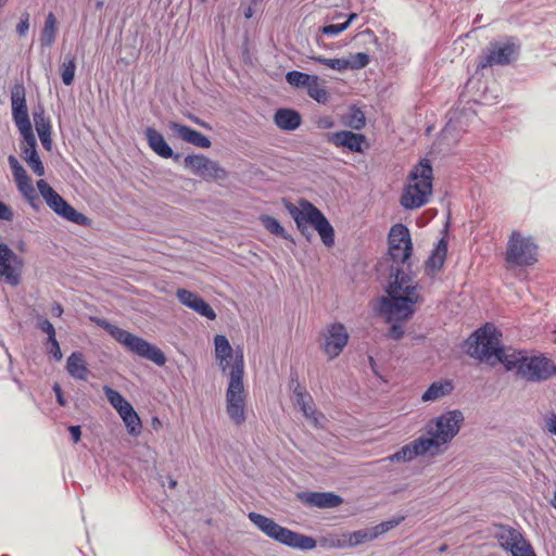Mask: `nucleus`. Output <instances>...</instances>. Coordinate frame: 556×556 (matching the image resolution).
<instances>
[{
  "instance_id": "obj_1",
  "label": "nucleus",
  "mask_w": 556,
  "mask_h": 556,
  "mask_svg": "<svg viewBox=\"0 0 556 556\" xmlns=\"http://www.w3.org/2000/svg\"><path fill=\"white\" fill-rule=\"evenodd\" d=\"M501 338L502 332L492 323H485L466 340L465 352L479 361H490L494 356L507 371L516 370V375L519 376V368L527 352L506 350Z\"/></svg>"
},
{
  "instance_id": "obj_2",
  "label": "nucleus",
  "mask_w": 556,
  "mask_h": 556,
  "mask_svg": "<svg viewBox=\"0 0 556 556\" xmlns=\"http://www.w3.org/2000/svg\"><path fill=\"white\" fill-rule=\"evenodd\" d=\"M386 292L388 296L381 298L380 304L389 320H406L414 315L420 296L413 275L395 269L394 274H389Z\"/></svg>"
},
{
  "instance_id": "obj_3",
  "label": "nucleus",
  "mask_w": 556,
  "mask_h": 556,
  "mask_svg": "<svg viewBox=\"0 0 556 556\" xmlns=\"http://www.w3.org/2000/svg\"><path fill=\"white\" fill-rule=\"evenodd\" d=\"M299 204L300 206H296L287 202L286 210L293 218L300 233L307 242H311L313 232L309 226H312L319 235L325 247L332 248L334 245V229L325 214L307 200L302 199Z\"/></svg>"
},
{
  "instance_id": "obj_4",
  "label": "nucleus",
  "mask_w": 556,
  "mask_h": 556,
  "mask_svg": "<svg viewBox=\"0 0 556 556\" xmlns=\"http://www.w3.org/2000/svg\"><path fill=\"white\" fill-rule=\"evenodd\" d=\"M243 377L244 356L243 352L238 350L229 371L228 387L226 389V413L237 426H241L247 420L248 392L244 388Z\"/></svg>"
},
{
  "instance_id": "obj_5",
  "label": "nucleus",
  "mask_w": 556,
  "mask_h": 556,
  "mask_svg": "<svg viewBox=\"0 0 556 556\" xmlns=\"http://www.w3.org/2000/svg\"><path fill=\"white\" fill-rule=\"evenodd\" d=\"M432 166L430 161L422 159L409 173L413 182L406 185L400 198L401 205L406 210H415L426 205L432 193Z\"/></svg>"
},
{
  "instance_id": "obj_6",
  "label": "nucleus",
  "mask_w": 556,
  "mask_h": 556,
  "mask_svg": "<svg viewBox=\"0 0 556 556\" xmlns=\"http://www.w3.org/2000/svg\"><path fill=\"white\" fill-rule=\"evenodd\" d=\"M248 517L258 530L282 545L301 551H311L316 547L314 538L285 528L269 517L255 511L249 513Z\"/></svg>"
},
{
  "instance_id": "obj_7",
  "label": "nucleus",
  "mask_w": 556,
  "mask_h": 556,
  "mask_svg": "<svg viewBox=\"0 0 556 556\" xmlns=\"http://www.w3.org/2000/svg\"><path fill=\"white\" fill-rule=\"evenodd\" d=\"M98 325L135 355L151 361L157 366L165 365L167 361L166 356L156 345L151 344L147 340L135 336L131 332L109 323L108 320H99Z\"/></svg>"
},
{
  "instance_id": "obj_8",
  "label": "nucleus",
  "mask_w": 556,
  "mask_h": 556,
  "mask_svg": "<svg viewBox=\"0 0 556 556\" xmlns=\"http://www.w3.org/2000/svg\"><path fill=\"white\" fill-rule=\"evenodd\" d=\"M463 421V413L454 409L427 422L426 440L433 442L432 450L435 452V455L440 452L442 445L451 442L457 435Z\"/></svg>"
},
{
  "instance_id": "obj_9",
  "label": "nucleus",
  "mask_w": 556,
  "mask_h": 556,
  "mask_svg": "<svg viewBox=\"0 0 556 556\" xmlns=\"http://www.w3.org/2000/svg\"><path fill=\"white\" fill-rule=\"evenodd\" d=\"M389 255L392 258L389 274H394L395 269H402L408 275H413L409 258L413 252V243L408 228L403 224H396L391 227L389 237Z\"/></svg>"
},
{
  "instance_id": "obj_10",
  "label": "nucleus",
  "mask_w": 556,
  "mask_h": 556,
  "mask_svg": "<svg viewBox=\"0 0 556 556\" xmlns=\"http://www.w3.org/2000/svg\"><path fill=\"white\" fill-rule=\"evenodd\" d=\"M505 261L510 267H528L538 262V244L532 237L514 230L507 242Z\"/></svg>"
},
{
  "instance_id": "obj_11",
  "label": "nucleus",
  "mask_w": 556,
  "mask_h": 556,
  "mask_svg": "<svg viewBox=\"0 0 556 556\" xmlns=\"http://www.w3.org/2000/svg\"><path fill=\"white\" fill-rule=\"evenodd\" d=\"M518 53L519 46L511 38L491 41L477 59V71L508 65L517 59Z\"/></svg>"
},
{
  "instance_id": "obj_12",
  "label": "nucleus",
  "mask_w": 556,
  "mask_h": 556,
  "mask_svg": "<svg viewBox=\"0 0 556 556\" xmlns=\"http://www.w3.org/2000/svg\"><path fill=\"white\" fill-rule=\"evenodd\" d=\"M37 188L41 197L45 199L47 205L56 215L79 226L90 225V219L83 213L76 211L46 180H38Z\"/></svg>"
},
{
  "instance_id": "obj_13",
  "label": "nucleus",
  "mask_w": 556,
  "mask_h": 556,
  "mask_svg": "<svg viewBox=\"0 0 556 556\" xmlns=\"http://www.w3.org/2000/svg\"><path fill=\"white\" fill-rule=\"evenodd\" d=\"M556 376V365L544 354L525 355L519 377L529 382H541Z\"/></svg>"
},
{
  "instance_id": "obj_14",
  "label": "nucleus",
  "mask_w": 556,
  "mask_h": 556,
  "mask_svg": "<svg viewBox=\"0 0 556 556\" xmlns=\"http://www.w3.org/2000/svg\"><path fill=\"white\" fill-rule=\"evenodd\" d=\"M8 163L11 168L17 190L24 197V199L31 205V207L37 208L39 203V197L34 188L31 178L28 176L27 172L21 165L15 155H9Z\"/></svg>"
},
{
  "instance_id": "obj_15",
  "label": "nucleus",
  "mask_w": 556,
  "mask_h": 556,
  "mask_svg": "<svg viewBox=\"0 0 556 556\" xmlns=\"http://www.w3.org/2000/svg\"><path fill=\"white\" fill-rule=\"evenodd\" d=\"M12 118L20 131L33 129L26 104V90L23 84L11 89Z\"/></svg>"
},
{
  "instance_id": "obj_16",
  "label": "nucleus",
  "mask_w": 556,
  "mask_h": 556,
  "mask_svg": "<svg viewBox=\"0 0 556 556\" xmlns=\"http://www.w3.org/2000/svg\"><path fill=\"white\" fill-rule=\"evenodd\" d=\"M349 333L341 323H333L327 327L325 342L321 346L329 359L338 357L349 342Z\"/></svg>"
},
{
  "instance_id": "obj_17",
  "label": "nucleus",
  "mask_w": 556,
  "mask_h": 556,
  "mask_svg": "<svg viewBox=\"0 0 556 556\" xmlns=\"http://www.w3.org/2000/svg\"><path fill=\"white\" fill-rule=\"evenodd\" d=\"M494 527L496 528L494 538L497 540L501 548L509 552L511 555L530 543L519 529L503 523L494 525Z\"/></svg>"
},
{
  "instance_id": "obj_18",
  "label": "nucleus",
  "mask_w": 556,
  "mask_h": 556,
  "mask_svg": "<svg viewBox=\"0 0 556 556\" xmlns=\"http://www.w3.org/2000/svg\"><path fill=\"white\" fill-rule=\"evenodd\" d=\"M23 141L21 144L22 159L27 163L35 175H45V166L37 151V140L33 129L20 131Z\"/></svg>"
},
{
  "instance_id": "obj_19",
  "label": "nucleus",
  "mask_w": 556,
  "mask_h": 556,
  "mask_svg": "<svg viewBox=\"0 0 556 556\" xmlns=\"http://www.w3.org/2000/svg\"><path fill=\"white\" fill-rule=\"evenodd\" d=\"M185 166L190 168L193 174L204 179L222 178L225 175V170L217 162L212 161L202 154L187 155L185 157Z\"/></svg>"
},
{
  "instance_id": "obj_20",
  "label": "nucleus",
  "mask_w": 556,
  "mask_h": 556,
  "mask_svg": "<svg viewBox=\"0 0 556 556\" xmlns=\"http://www.w3.org/2000/svg\"><path fill=\"white\" fill-rule=\"evenodd\" d=\"M432 441L426 440V437H419L415 439L412 443L402 446L394 454L388 456L386 459L390 462H410L417 456H422L429 453L430 455H435V452L432 450Z\"/></svg>"
},
{
  "instance_id": "obj_21",
  "label": "nucleus",
  "mask_w": 556,
  "mask_h": 556,
  "mask_svg": "<svg viewBox=\"0 0 556 556\" xmlns=\"http://www.w3.org/2000/svg\"><path fill=\"white\" fill-rule=\"evenodd\" d=\"M24 266L22 257L13 251L0 257V282L16 287L21 282V273Z\"/></svg>"
},
{
  "instance_id": "obj_22",
  "label": "nucleus",
  "mask_w": 556,
  "mask_h": 556,
  "mask_svg": "<svg viewBox=\"0 0 556 556\" xmlns=\"http://www.w3.org/2000/svg\"><path fill=\"white\" fill-rule=\"evenodd\" d=\"M327 141L336 147L344 148L350 152L362 153L364 151V144L366 143V137L359 132L341 130L328 134Z\"/></svg>"
},
{
  "instance_id": "obj_23",
  "label": "nucleus",
  "mask_w": 556,
  "mask_h": 556,
  "mask_svg": "<svg viewBox=\"0 0 556 556\" xmlns=\"http://www.w3.org/2000/svg\"><path fill=\"white\" fill-rule=\"evenodd\" d=\"M177 299L181 304L191 308L200 316L205 317L208 320L216 319V313L212 308V306L202 299L198 293L192 292L187 289H178L177 290Z\"/></svg>"
},
{
  "instance_id": "obj_24",
  "label": "nucleus",
  "mask_w": 556,
  "mask_h": 556,
  "mask_svg": "<svg viewBox=\"0 0 556 556\" xmlns=\"http://www.w3.org/2000/svg\"><path fill=\"white\" fill-rule=\"evenodd\" d=\"M215 358L218 367L224 375L229 377L231 365L235 362V356L240 348L233 350L229 343V340L224 334H216L214 337ZM243 352V350L241 349Z\"/></svg>"
},
{
  "instance_id": "obj_25",
  "label": "nucleus",
  "mask_w": 556,
  "mask_h": 556,
  "mask_svg": "<svg viewBox=\"0 0 556 556\" xmlns=\"http://www.w3.org/2000/svg\"><path fill=\"white\" fill-rule=\"evenodd\" d=\"M296 496L308 507L334 508L343 503V498L332 492H300Z\"/></svg>"
},
{
  "instance_id": "obj_26",
  "label": "nucleus",
  "mask_w": 556,
  "mask_h": 556,
  "mask_svg": "<svg viewBox=\"0 0 556 556\" xmlns=\"http://www.w3.org/2000/svg\"><path fill=\"white\" fill-rule=\"evenodd\" d=\"M33 117L38 137L43 149L47 151H51V121L50 117L46 115L45 108L41 104H38L34 108Z\"/></svg>"
},
{
  "instance_id": "obj_27",
  "label": "nucleus",
  "mask_w": 556,
  "mask_h": 556,
  "mask_svg": "<svg viewBox=\"0 0 556 556\" xmlns=\"http://www.w3.org/2000/svg\"><path fill=\"white\" fill-rule=\"evenodd\" d=\"M170 129L174 130L182 140L192 143L199 148H210L211 141L200 131L182 124L170 123Z\"/></svg>"
},
{
  "instance_id": "obj_28",
  "label": "nucleus",
  "mask_w": 556,
  "mask_h": 556,
  "mask_svg": "<svg viewBox=\"0 0 556 556\" xmlns=\"http://www.w3.org/2000/svg\"><path fill=\"white\" fill-rule=\"evenodd\" d=\"M146 139L149 147L159 156L164 159H170L174 156V151L169 144L165 141L163 135L153 127H148L144 131Z\"/></svg>"
},
{
  "instance_id": "obj_29",
  "label": "nucleus",
  "mask_w": 556,
  "mask_h": 556,
  "mask_svg": "<svg viewBox=\"0 0 556 556\" xmlns=\"http://www.w3.org/2000/svg\"><path fill=\"white\" fill-rule=\"evenodd\" d=\"M66 370L71 377L76 380L86 381L89 375V368L85 355L79 352H73L66 359Z\"/></svg>"
},
{
  "instance_id": "obj_30",
  "label": "nucleus",
  "mask_w": 556,
  "mask_h": 556,
  "mask_svg": "<svg viewBox=\"0 0 556 556\" xmlns=\"http://www.w3.org/2000/svg\"><path fill=\"white\" fill-rule=\"evenodd\" d=\"M275 124L282 130L292 131L301 125V115L292 109H279L275 113Z\"/></svg>"
},
{
  "instance_id": "obj_31",
  "label": "nucleus",
  "mask_w": 556,
  "mask_h": 556,
  "mask_svg": "<svg viewBox=\"0 0 556 556\" xmlns=\"http://www.w3.org/2000/svg\"><path fill=\"white\" fill-rule=\"evenodd\" d=\"M447 253V241L442 238L438 241L437 245L431 252V255L426 262V265L428 268L432 269L433 271H439L442 269Z\"/></svg>"
},
{
  "instance_id": "obj_32",
  "label": "nucleus",
  "mask_w": 556,
  "mask_h": 556,
  "mask_svg": "<svg viewBox=\"0 0 556 556\" xmlns=\"http://www.w3.org/2000/svg\"><path fill=\"white\" fill-rule=\"evenodd\" d=\"M453 391V384L451 381H435L431 383L428 389L421 395L424 402L437 401L445 395H448Z\"/></svg>"
},
{
  "instance_id": "obj_33",
  "label": "nucleus",
  "mask_w": 556,
  "mask_h": 556,
  "mask_svg": "<svg viewBox=\"0 0 556 556\" xmlns=\"http://www.w3.org/2000/svg\"><path fill=\"white\" fill-rule=\"evenodd\" d=\"M293 395L295 404L300 407L306 417H311L315 414L314 403L311 394L306 392V390L298 382L293 387Z\"/></svg>"
},
{
  "instance_id": "obj_34",
  "label": "nucleus",
  "mask_w": 556,
  "mask_h": 556,
  "mask_svg": "<svg viewBox=\"0 0 556 556\" xmlns=\"http://www.w3.org/2000/svg\"><path fill=\"white\" fill-rule=\"evenodd\" d=\"M260 219L262 225L268 232L276 237L294 243L293 237L288 231H286V229L281 226L278 219L269 215H262Z\"/></svg>"
},
{
  "instance_id": "obj_35",
  "label": "nucleus",
  "mask_w": 556,
  "mask_h": 556,
  "mask_svg": "<svg viewBox=\"0 0 556 556\" xmlns=\"http://www.w3.org/2000/svg\"><path fill=\"white\" fill-rule=\"evenodd\" d=\"M56 36V18L53 13H49L46 17L43 28L40 35V43L42 47H51Z\"/></svg>"
},
{
  "instance_id": "obj_36",
  "label": "nucleus",
  "mask_w": 556,
  "mask_h": 556,
  "mask_svg": "<svg viewBox=\"0 0 556 556\" xmlns=\"http://www.w3.org/2000/svg\"><path fill=\"white\" fill-rule=\"evenodd\" d=\"M377 538V533L371 529H362L348 534V541L344 543L345 546L354 547L365 542L372 541ZM343 546V544H340Z\"/></svg>"
},
{
  "instance_id": "obj_37",
  "label": "nucleus",
  "mask_w": 556,
  "mask_h": 556,
  "mask_svg": "<svg viewBox=\"0 0 556 556\" xmlns=\"http://www.w3.org/2000/svg\"><path fill=\"white\" fill-rule=\"evenodd\" d=\"M286 80L292 87L306 88L309 81L315 83L316 75H309L300 71H290L286 74Z\"/></svg>"
},
{
  "instance_id": "obj_38",
  "label": "nucleus",
  "mask_w": 556,
  "mask_h": 556,
  "mask_svg": "<svg viewBox=\"0 0 556 556\" xmlns=\"http://www.w3.org/2000/svg\"><path fill=\"white\" fill-rule=\"evenodd\" d=\"M76 73V58L74 55H66L61 66L62 81L66 86H71L74 81Z\"/></svg>"
},
{
  "instance_id": "obj_39",
  "label": "nucleus",
  "mask_w": 556,
  "mask_h": 556,
  "mask_svg": "<svg viewBox=\"0 0 556 556\" xmlns=\"http://www.w3.org/2000/svg\"><path fill=\"white\" fill-rule=\"evenodd\" d=\"M355 18H357V14L351 13V14H349L348 18L343 23L325 25L320 28V31L323 35H326V36H330V37L337 36L339 34L343 33L345 29H348V27L351 25V23Z\"/></svg>"
},
{
  "instance_id": "obj_40",
  "label": "nucleus",
  "mask_w": 556,
  "mask_h": 556,
  "mask_svg": "<svg viewBox=\"0 0 556 556\" xmlns=\"http://www.w3.org/2000/svg\"><path fill=\"white\" fill-rule=\"evenodd\" d=\"M344 124L355 130L363 129L366 124L364 112L361 109L352 108L350 113L345 116Z\"/></svg>"
},
{
  "instance_id": "obj_41",
  "label": "nucleus",
  "mask_w": 556,
  "mask_h": 556,
  "mask_svg": "<svg viewBox=\"0 0 556 556\" xmlns=\"http://www.w3.org/2000/svg\"><path fill=\"white\" fill-rule=\"evenodd\" d=\"M370 62V56L365 52H357L354 54H350L348 59H345L344 71L346 70H362L366 67Z\"/></svg>"
},
{
  "instance_id": "obj_42",
  "label": "nucleus",
  "mask_w": 556,
  "mask_h": 556,
  "mask_svg": "<svg viewBox=\"0 0 556 556\" xmlns=\"http://www.w3.org/2000/svg\"><path fill=\"white\" fill-rule=\"evenodd\" d=\"M128 432L131 435H139L142 429V424L140 420L139 415L136 410H132V413H129L128 415H125L122 417Z\"/></svg>"
},
{
  "instance_id": "obj_43",
  "label": "nucleus",
  "mask_w": 556,
  "mask_h": 556,
  "mask_svg": "<svg viewBox=\"0 0 556 556\" xmlns=\"http://www.w3.org/2000/svg\"><path fill=\"white\" fill-rule=\"evenodd\" d=\"M306 89L307 94L318 103H325L328 100V92L325 88L319 86L318 76H316L315 83L309 81V85L306 87Z\"/></svg>"
},
{
  "instance_id": "obj_44",
  "label": "nucleus",
  "mask_w": 556,
  "mask_h": 556,
  "mask_svg": "<svg viewBox=\"0 0 556 556\" xmlns=\"http://www.w3.org/2000/svg\"><path fill=\"white\" fill-rule=\"evenodd\" d=\"M309 59L318 64L326 65L332 70L343 72L345 64V58L341 59H328L323 55H312Z\"/></svg>"
},
{
  "instance_id": "obj_45",
  "label": "nucleus",
  "mask_w": 556,
  "mask_h": 556,
  "mask_svg": "<svg viewBox=\"0 0 556 556\" xmlns=\"http://www.w3.org/2000/svg\"><path fill=\"white\" fill-rule=\"evenodd\" d=\"M103 391L108 401L115 409H119V406L127 402V400L118 391L109 386H104Z\"/></svg>"
},
{
  "instance_id": "obj_46",
  "label": "nucleus",
  "mask_w": 556,
  "mask_h": 556,
  "mask_svg": "<svg viewBox=\"0 0 556 556\" xmlns=\"http://www.w3.org/2000/svg\"><path fill=\"white\" fill-rule=\"evenodd\" d=\"M401 520H403V518H400L397 520L383 521V522L375 526L372 528V530L375 533H377V538H378L380 534L388 532L389 530L395 528L401 522Z\"/></svg>"
},
{
  "instance_id": "obj_47",
  "label": "nucleus",
  "mask_w": 556,
  "mask_h": 556,
  "mask_svg": "<svg viewBox=\"0 0 556 556\" xmlns=\"http://www.w3.org/2000/svg\"><path fill=\"white\" fill-rule=\"evenodd\" d=\"M37 328L39 330H41L42 332H45L46 334L54 333L55 332L54 326L51 324L50 320H48L43 316H38L37 317Z\"/></svg>"
},
{
  "instance_id": "obj_48",
  "label": "nucleus",
  "mask_w": 556,
  "mask_h": 556,
  "mask_svg": "<svg viewBox=\"0 0 556 556\" xmlns=\"http://www.w3.org/2000/svg\"><path fill=\"white\" fill-rule=\"evenodd\" d=\"M544 428L552 434L556 435V414L549 412L544 416Z\"/></svg>"
},
{
  "instance_id": "obj_49",
  "label": "nucleus",
  "mask_w": 556,
  "mask_h": 556,
  "mask_svg": "<svg viewBox=\"0 0 556 556\" xmlns=\"http://www.w3.org/2000/svg\"><path fill=\"white\" fill-rule=\"evenodd\" d=\"M47 353L56 362H60L63 357L60 343H54L52 345L46 346Z\"/></svg>"
},
{
  "instance_id": "obj_50",
  "label": "nucleus",
  "mask_w": 556,
  "mask_h": 556,
  "mask_svg": "<svg viewBox=\"0 0 556 556\" xmlns=\"http://www.w3.org/2000/svg\"><path fill=\"white\" fill-rule=\"evenodd\" d=\"M404 336V329L403 326L400 324H393L390 329L388 337L393 340H400Z\"/></svg>"
},
{
  "instance_id": "obj_51",
  "label": "nucleus",
  "mask_w": 556,
  "mask_h": 556,
  "mask_svg": "<svg viewBox=\"0 0 556 556\" xmlns=\"http://www.w3.org/2000/svg\"><path fill=\"white\" fill-rule=\"evenodd\" d=\"M0 219L11 222L13 219L12 208L0 201Z\"/></svg>"
},
{
  "instance_id": "obj_52",
  "label": "nucleus",
  "mask_w": 556,
  "mask_h": 556,
  "mask_svg": "<svg viewBox=\"0 0 556 556\" xmlns=\"http://www.w3.org/2000/svg\"><path fill=\"white\" fill-rule=\"evenodd\" d=\"M28 28H29L28 14H26L25 18H21V21L16 25V33L20 36H25L28 31Z\"/></svg>"
},
{
  "instance_id": "obj_53",
  "label": "nucleus",
  "mask_w": 556,
  "mask_h": 556,
  "mask_svg": "<svg viewBox=\"0 0 556 556\" xmlns=\"http://www.w3.org/2000/svg\"><path fill=\"white\" fill-rule=\"evenodd\" d=\"M52 389H53V392L55 393V397H56L58 404L60 406H65L66 405V400L64 397V394H63L61 386L59 383H54Z\"/></svg>"
},
{
  "instance_id": "obj_54",
  "label": "nucleus",
  "mask_w": 556,
  "mask_h": 556,
  "mask_svg": "<svg viewBox=\"0 0 556 556\" xmlns=\"http://www.w3.org/2000/svg\"><path fill=\"white\" fill-rule=\"evenodd\" d=\"M511 556H536L535 551L531 543L520 548L518 552H514Z\"/></svg>"
},
{
  "instance_id": "obj_55",
  "label": "nucleus",
  "mask_w": 556,
  "mask_h": 556,
  "mask_svg": "<svg viewBox=\"0 0 556 556\" xmlns=\"http://www.w3.org/2000/svg\"><path fill=\"white\" fill-rule=\"evenodd\" d=\"M68 431H70L71 438H72L74 443H77V442L80 441V438H81V428H80V426H78V425L70 426L68 427Z\"/></svg>"
},
{
  "instance_id": "obj_56",
  "label": "nucleus",
  "mask_w": 556,
  "mask_h": 556,
  "mask_svg": "<svg viewBox=\"0 0 556 556\" xmlns=\"http://www.w3.org/2000/svg\"><path fill=\"white\" fill-rule=\"evenodd\" d=\"M118 415L122 417H124L125 415H128L129 413H132V410H135V408L132 407V405L127 401L124 405L119 406V409H116Z\"/></svg>"
},
{
  "instance_id": "obj_57",
  "label": "nucleus",
  "mask_w": 556,
  "mask_h": 556,
  "mask_svg": "<svg viewBox=\"0 0 556 556\" xmlns=\"http://www.w3.org/2000/svg\"><path fill=\"white\" fill-rule=\"evenodd\" d=\"M63 312H64V311H63V306H62L60 303L54 302V303L52 304L51 313H52L54 316H56V317H61V316H62V314H63Z\"/></svg>"
},
{
  "instance_id": "obj_58",
  "label": "nucleus",
  "mask_w": 556,
  "mask_h": 556,
  "mask_svg": "<svg viewBox=\"0 0 556 556\" xmlns=\"http://www.w3.org/2000/svg\"><path fill=\"white\" fill-rule=\"evenodd\" d=\"M58 342H59V341H58V339H56V332H54V333H49V334H47V340H46V342H45V345H46V346H49V345H52V344L58 343Z\"/></svg>"
},
{
  "instance_id": "obj_59",
  "label": "nucleus",
  "mask_w": 556,
  "mask_h": 556,
  "mask_svg": "<svg viewBox=\"0 0 556 556\" xmlns=\"http://www.w3.org/2000/svg\"><path fill=\"white\" fill-rule=\"evenodd\" d=\"M12 252V249L5 243H0V257L2 255H9Z\"/></svg>"
},
{
  "instance_id": "obj_60",
  "label": "nucleus",
  "mask_w": 556,
  "mask_h": 556,
  "mask_svg": "<svg viewBox=\"0 0 556 556\" xmlns=\"http://www.w3.org/2000/svg\"><path fill=\"white\" fill-rule=\"evenodd\" d=\"M253 16V9L252 7H248L245 10H244V17L245 18H251Z\"/></svg>"
},
{
  "instance_id": "obj_61",
  "label": "nucleus",
  "mask_w": 556,
  "mask_h": 556,
  "mask_svg": "<svg viewBox=\"0 0 556 556\" xmlns=\"http://www.w3.org/2000/svg\"><path fill=\"white\" fill-rule=\"evenodd\" d=\"M332 125H333L332 121H321L320 122V126L324 128H330V127H332Z\"/></svg>"
},
{
  "instance_id": "obj_62",
  "label": "nucleus",
  "mask_w": 556,
  "mask_h": 556,
  "mask_svg": "<svg viewBox=\"0 0 556 556\" xmlns=\"http://www.w3.org/2000/svg\"><path fill=\"white\" fill-rule=\"evenodd\" d=\"M168 486L170 489H175L177 486V481L173 479L172 477H168Z\"/></svg>"
},
{
  "instance_id": "obj_63",
  "label": "nucleus",
  "mask_w": 556,
  "mask_h": 556,
  "mask_svg": "<svg viewBox=\"0 0 556 556\" xmlns=\"http://www.w3.org/2000/svg\"><path fill=\"white\" fill-rule=\"evenodd\" d=\"M364 33L374 36L375 43H378V38L374 35V31L371 29H366Z\"/></svg>"
},
{
  "instance_id": "obj_64",
  "label": "nucleus",
  "mask_w": 556,
  "mask_h": 556,
  "mask_svg": "<svg viewBox=\"0 0 556 556\" xmlns=\"http://www.w3.org/2000/svg\"><path fill=\"white\" fill-rule=\"evenodd\" d=\"M552 506L556 509V490L554 491L553 498L551 501Z\"/></svg>"
}]
</instances>
